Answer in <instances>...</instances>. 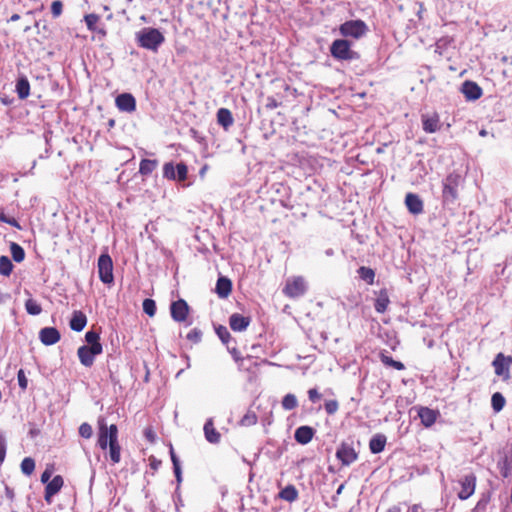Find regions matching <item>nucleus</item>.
<instances>
[{
	"instance_id": "nucleus-1",
	"label": "nucleus",
	"mask_w": 512,
	"mask_h": 512,
	"mask_svg": "<svg viewBox=\"0 0 512 512\" xmlns=\"http://www.w3.org/2000/svg\"><path fill=\"white\" fill-rule=\"evenodd\" d=\"M137 40L141 47L157 51L165 41L163 34L156 28H144L137 34Z\"/></svg>"
},
{
	"instance_id": "nucleus-2",
	"label": "nucleus",
	"mask_w": 512,
	"mask_h": 512,
	"mask_svg": "<svg viewBox=\"0 0 512 512\" xmlns=\"http://www.w3.org/2000/svg\"><path fill=\"white\" fill-rule=\"evenodd\" d=\"M331 55L338 60H354L358 53L351 49V43L346 39H336L330 46Z\"/></svg>"
},
{
	"instance_id": "nucleus-3",
	"label": "nucleus",
	"mask_w": 512,
	"mask_h": 512,
	"mask_svg": "<svg viewBox=\"0 0 512 512\" xmlns=\"http://www.w3.org/2000/svg\"><path fill=\"white\" fill-rule=\"evenodd\" d=\"M368 30L367 25L362 20H350L340 25L339 31L344 37L359 39L364 36Z\"/></svg>"
},
{
	"instance_id": "nucleus-4",
	"label": "nucleus",
	"mask_w": 512,
	"mask_h": 512,
	"mask_svg": "<svg viewBox=\"0 0 512 512\" xmlns=\"http://www.w3.org/2000/svg\"><path fill=\"white\" fill-rule=\"evenodd\" d=\"M97 267L100 280L104 284L111 285L114 282L113 262L107 253L99 256Z\"/></svg>"
},
{
	"instance_id": "nucleus-5",
	"label": "nucleus",
	"mask_w": 512,
	"mask_h": 512,
	"mask_svg": "<svg viewBox=\"0 0 512 512\" xmlns=\"http://www.w3.org/2000/svg\"><path fill=\"white\" fill-rule=\"evenodd\" d=\"M307 285L303 277H293L286 281L283 292L290 298H297L305 294Z\"/></svg>"
},
{
	"instance_id": "nucleus-6",
	"label": "nucleus",
	"mask_w": 512,
	"mask_h": 512,
	"mask_svg": "<svg viewBox=\"0 0 512 512\" xmlns=\"http://www.w3.org/2000/svg\"><path fill=\"white\" fill-rule=\"evenodd\" d=\"M187 173V166L183 162L176 166L172 162H167L163 166V176L169 180L184 181L187 178Z\"/></svg>"
},
{
	"instance_id": "nucleus-7",
	"label": "nucleus",
	"mask_w": 512,
	"mask_h": 512,
	"mask_svg": "<svg viewBox=\"0 0 512 512\" xmlns=\"http://www.w3.org/2000/svg\"><path fill=\"white\" fill-rule=\"evenodd\" d=\"M103 351L102 346L90 347L88 345H83L78 348L77 355L82 365L85 367H91L94 363L95 356L101 354Z\"/></svg>"
},
{
	"instance_id": "nucleus-8",
	"label": "nucleus",
	"mask_w": 512,
	"mask_h": 512,
	"mask_svg": "<svg viewBox=\"0 0 512 512\" xmlns=\"http://www.w3.org/2000/svg\"><path fill=\"white\" fill-rule=\"evenodd\" d=\"M459 176L450 174L446 177L443 182V199L445 202H454L458 196L457 187H458Z\"/></svg>"
},
{
	"instance_id": "nucleus-9",
	"label": "nucleus",
	"mask_w": 512,
	"mask_h": 512,
	"mask_svg": "<svg viewBox=\"0 0 512 512\" xmlns=\"http://www.w3.org/2000/svg\"><path fill=\"white\" fill-rule=\"evenodd\" d=\"M511 363V357H505L502 353H499L492 362V365L495 369V374L498 376H502L504 380L509 379V366Z\"/></svg>"
},
{
	"instance_id": "nucleus-10",
	"label": "nucleus",
	"mask_w": 512,
	"mask_h": 512,
	"mask_svg": "<svg viewBox=\"0 0 512 512\" xmlns=\"http://www.w3.org/2000/svg\"><path fill=\"white\" fill-rule=\"evenodd\" d=\"M459 483L461 486L458 492L459 499L466 500L473 495L476 486V477L474 474L465 475Z\"/></svg>"
},
{
	"instance_id": "nucleus-11",
	"label": "nucleus",
	"mask_w": 512,
	"mask_h": 512,
	"mask_svg": "<svg viewBox=\"0 0 512 512\" xmlns=\"http://www.w3.org/2000/svg\"><path fill=\"white\" fill-rule=\"evenodd\" d=\"M421 121L426 133H435L441 128L440 117L436 112L422 114Z\"/></svg>"
},
{
	"instance_id": "nucleus-12",
	"label": "nucleus",
	"mask_w": 512,
	"mask_h": 512,
	"mask_svg": "<svg viewBox=\"0 0 512 512\" xmlns=\"http://www.w3.org/2000/svg\"><path fill=\"white\" fill-rule=\"evenodd\" d=\"M460 90L468 101L478 100L483 94L482 88L476 82L470 80L464 81Z\"/></svg>"
},
{
	"instance_id": "nucleus-13",
	"label": "nucleus",
	"mask_w": 512,
	"mask_h": 512,
	"mask_svg": "<svg viewBox=\"0 0 512 512\" xmlns=\"http://www.w3.org/2000/svg\"><path fill=\"white\" fill-rule=\"evenodd\" d=\"M116 107L121 112L132 113L136 110L135 97L130 93H122L115 99Z\"/></svg>"
},
{
	"instance_id": "nucleus-14",
	"label": "nucleus",
	"mask_w": 512,
	"mask_h": 512,
	"mask_svg": "<svg viewBox=\"0 0 512 512\" xmlns=\"http://www.w3.org/2000/svg\"><path fill=\"white\" fill-rule=\"evenodd\" d=\"M171 311V317L176 322H183L186 320L188 312H189V306L187 302L183 299H179L177 301L172 302L170 306Z\"/></svg>"
},
{
	"instance_id": "nucleus-15",
	"label": "nucleus",
	"mask_w": 512,
	"mask_h": 512,
	"mask_svg": "<svg viewBox=\"0 0 512 512\" xmlns=\"http://www.w3.org/2000/svg\"><path fill=\"white\" fill-rule=\"evenodd\" d=\"M120 445L118 443V429L115 424L111 425L109 455L111 461L116 464L120 462Z\"/></svg>"
},
{
	"instance_id": "nucleus-16",
	"label": "nucleus",
	"mask_w": 512,
	"mask_h": 512,
	"mask_svg": "<svg viewBox=\"0 0 512 512\" xmlns=\"http://www.w3.org/2000/svg\"><path fill=\"white\" fill-rule=\"evenodd\" d=\"M336 457L343 465L348 466L356 461L357 453L350 445L342 444L336 452Z\"/></svg>"
},
{
	"instance_id": "nucleus-17",
	"label": "nucleus",
	"mask_w": 512,
	"mask_h": 512,
	"mask_svg": "<svg viewBox=\"0 0 512 512\" xmlns=\"http://www.w3.org/2000/svg\"><path fill=\"white\" fill-rule=\"evenodd\" d=\"M64 484L63 478L60 475H56L45 487V501L50 504L52 497L56 495Z\"/></svg>"
},
{
	"instance_id": "nucleus-18",
	"label": "nucleus",
	"mask_w": 512,
	"mask_h": 512,
	"mask_svg": "<svg viewBox=\"0 0 512 512\" xmlns=\"http://www.w3.org/2000/svg\"><path fill=\"white\" fill-rule=\"evenodd\" d=\"M98 425V445L102 450H106L110 444L111 425L108 427L104 418L98 420Z\"/></svg>"
},
{
	"instance_id": "nucleus-19",
	"label": "nucleus",
	"mask_w": 512,
	"mask_h": 512,
	"mask_svg": "<svg viewBox=\"0 0 512 512\" xmlns=\"http://www.w3.org/2000/svg\"><path fill=\"white\" fill-rule=\"evenodd\" d=\"M60 337L59 331L54 327H45L39 332L40 341L47 346L57 343Z\"/></svg>"
},
{
	"instance_id": "nucleus-20",
	"label": "nucleus",
	"mask_w": 512,
	"mask_h": 512,
	"mask_svg": "<svg viewBox=\"0 0 512 512\" xmlns=\"http://www.w3.org/2000/svg\"><path fill=\"white\" fill-rule=\"evenodd\" d=\"M405 205L408 211L414 215L423 212V201L417 194L408 193L405 197Z\"/></svg>"
},
{
	"instance_id": "nucleus-21",
	"label": "nucleus",
	"mask_w": 512,
	"mask_h": 512,
	"mask_svg": "<svg viewBox=\"0 0 512 512\" xmlns=\"http://www.w3.org/2000/svg\"><path fill=\"white\" fill-rule=\"evenodd\" d=\"M250 324V318L241 314L234 313L229 318V325L233 331L242 332L247 329Z\"/></svg>"
},
{
	"instance_id": "nucleus-22",
	"label": "nucleus",
	"mask_w": 512,
	"mask_h": 512,
	"mask_svg": "<svg viewBox=\"0 0 512 512\" xmlns=\"http://www.w3.org/2000/svg\"><path fill=\"white\" fill-rule=\"evenodd\" d=\"M439 415V412L428 407H421L418 416L425 427L432 426Z\"/></svg>"
},
{
	"instance_id": "nucleus-23",
	"label": "nucleus",
	"mask_w": 512,
	"mask_h": 512,
	"mask_svg": "<svg viewBox=\"0 0 512 512\" xmlns=\"http://www.w3.org/2000/svg\"><path fill=\"white\" fill-rule=\"evenodd\" d=\"M314 433L315 430L312 427L300 426L296 429L294 437L298 443L305 445L312 440Z\"/></svg>"
},
{
	"instance_id": "nucleus-24",
	"label": "nucleus",
	"mask_w": 512,
	"mask_h": 512,
	"mask_svg": "<svg viewBox=\"0 0 512 512\" xmlns=\"http://www.w3.org/2000/svg\"><path fill=\"white\" fill-rule=\"evenodd\" d=\"M204 435L206 440L209 443L217 444L220 442L221 435L220 433L215 429L213 419L209 418L205 424H204Z\"/></svg>"
},
{
	"instance_id": "nucleus-25",
	"label": "nucleus",
	"mask_w": 512,
	"mask_h": 512,
	"mask_svg": "<svg viewBox=\"0 0 512 512\" xmlns=\"http://www.w3.org/2000/svg\"><path fill=\"white\" fill-rule=\"evenodd\" d=\"M232 291V282L227 277H220L217 280L215 292L220 298H227Z\"/></svg>"
},
{
	"instance_id": "nucleus-26",
	"label": "nucleus",
	"mask_w": 512,
	"mask_h": 512,
	"mask_svg": "<svg viewBox=\"0 0 512 512\" xmlns=\"http://www.w3.org/2000/svg\"><path fill=\"white\" fill-rule=\"evenodd\" d=\"M86 323V315L81 311H74L70 320V328L76 332H80L85 328Z\"/></svg>"
},
{
	"instance_id": "nucleus-27",
	"label": "nucleus",
	"mask_w": 512,
	"mask_h": 512,
	"mask_svg": "<svg viewBox=\"0 0 512 512\" xmlns=\"http://www.w3.org/2000/svg\"><path fill=\"white\" fill-rule=\"evenodd\" d=\"M386 440V436L383 434L374 435L369 442L370 451L373 454H378L382 452L385 448Z\"/></svg>"
},
{
	"instance_id": "nucleus-28",
	"label": "nucleus",
	"mask_w": 512,
	"mask_h": 512,
	"mask_svg": "<svg viewBox=\"0 0 512 512\" xmlns=\"http://www.w3.org/2000/svg\"><path fill=\"white\" fill-rule=\"evenodd\" d=\"M217 122L224 129H228L234 122L231 111L227 108H220L217 111Z\"/></svg>"
},
{
	"instance_id": "nucleus-29",
	"label": "nucleus",
	"mask_w": 512,
	"mask_h": 512,
	"mask_svg": "<svg viewBox=\"0 0 512 512\" xmlns=\"http://www.w3.org/2000/svg\"><path fill=\"white\" fill-rule=\"evenodd\" d=\"M16 92L20 99H26L30 94V84L26 77H20L16 83Z\"/></svg>"
},
{
	"instance_id": "nucleus-30",
	"label": "nucleus",
	"mask_w": 512,
	"mask_h": 512,
	"mask_svg": "<svg viewBox=\"0 0 512 512\" xmlns=\"http://www.w3.org/2000/svg\"><path fill=\"white\" fill-rule=\"evenodd\" d=\"M279 497L288 502H293L298 498V491L293 485H288L279 493Z\"/></svg>"
},
{
	"instance_id": "nucleus-31",
	"label": "nucleus",
	"mask_w": 512,
	"mask_h": 512,
	"mask_svg": "<svg viewBox=\"0 0 512 512\" xmlns=\"http://www.w3.org/2000/svg\"><path fill=\"white\" fill-rule=\"evenodd\" d=\"M389 297L385 291H381L375 301L374 307L378 313H384L389 304Z\"/></svg>"
},
{
	"instance_id": "nucleus-32",
	"label": "nucleus",
	"mask_w": 512,
	"mask_h": 512,
	"mask_svg": "<svg viewBox=\"0 0 512 512\" xmlns=\"http://www.w3.org/2000/svg\"><path fill=\"white\" fill-rule=\"evenodd\" d=\"M158 161L151 159H143L140 162L139 172L142 175H149L153 172V170L157 167Z\"/></svg>"
},
{
	"instance_id": "nucleus-33",
	"label": "nucleus",
	"mask_w": 512,
	"mask_h": 512,
	"mask_svg": "<svg viewBox=\"0 0 512 512\" xmlns=\"http://www.w3.org/2000/svg\"><path fill=\"white\" fill-rule=\"evenodd\" d=\"M10 252L12 255V258L15 262H22L25 258V251L24 249L17 243H11L10 245Z\"/></svg>"
},
{
	"instance_id": "nucleus-34",
	"label": "nucleus",
	"mask_w": 512,
	"mask_h": 512,
	"mask_svg": "<svg viewBox=\"0 0 512 512\" xmlns=\"http://www.w3.org/2000/svg\"><path fill=\"white\" fill-rule=\"evenodd\" d=\"M505 398L500 392H495L491 397V405L495 412H500L505 405Z\"/></svg>"
},
{
	"instance_id": "nucleus-35",
	"label": "nucleus",
	"mask_w": 512,
	"mask_h": 512,
	"mask_svg": "<svg viewBox=\"0 0 512 512\" xmlns=\"http://www.w3.org/2000/svg\"><path fill=\"white\" fill-rule=\"evenodd\" d=\"M85 19V22H86V25H87V28L90 30V31H93V32H98V33H105L103 30H98L97 29V26L96 24L98 23L99 21V16L97 14H88L84 17Z\"/></svg>"
},
{
	"instance_id": "nucleus-36",
	"label": "nucleus",
	"mask_w": 512,
	"mask_h": 512,
	"mask_svg": "<svg viewBox=\"0 0 512 512\" xmlns=\"http://www.w3.org/2000/svg\"><path fill=\"white\" fill-rule=\"evenodd\" d=\"M13 264L7 256L0 257V274L9 276L12 272Z\"/></svg>"
},
{
	"instance_id": "nucleus-37",
	"label": "nucleus",
	"mask_w": 512,
	"mask_h": 512,
	"mask_svg": "<svg viewBox=\"0 0 512 512\" xmlns=\"http://www.w3.org/2000/svg\"><path fill=\"white\" fill-rule=\"evenodd\" d=\"M358 274L367 283L372 284L374 282L375 272L371 268L362 266L358 269Z\"/></svg>"
},
{
	"instance_id": "nucleus-38",
	"label": "nucleus",
	"mask_w": 512,
	"mask_h": 512,
	"mask_svg": "<svg viewBox=\"0 0 512 512\" xmlns=\"http://www.w3.org/2000/svg\"><path fill=\"white\" fill-rule=\"evenodd\" d=\"M298 406L297 398L294 394H287L282 399V407L285 410H292Z\"/></svg>"
},
{
	"instance_id": "nucleus-39",
	"label": "nucleus",
	"mask_w": 512,
	"mask_h": 512,
	"mask_svg": "<svg viewBox=\"0 0 512 512\" xmlns=\"http://www.w3.org/2000/svg\"><path fill=\"white\" fill-rule=\"evenodd\" d=\"M34 469H35V461L32 458L26 457L22 460L21 471L23 474L29 476L33 473Z\"/></svg>"
},
{
	"instance_id": "nucleus-40",
	"label": "nucleus",
	"mask_w": 512,
	"mask_h": 512,
	"mask_svg": "<svg viewBox=\"0 0 512 512\" xmlns=\"http://www.w3.org/2000/svg\"><path fill=\"white\" fill-rule=\"evenodd\" d=\"M257 415L252 412V411H248L240 420V425L241 426H244V427H249V426H253L257 423Z\"/></svg>"
},
{
	"instance_id": "nucleus-41",
	"label": "nucleus",
	"mask_w": 512,
	"mask_h": 512,
	"mask_svg": "<svg viewBox=\"0 0 512 512\" xmlns=\"http://www.w3.org/2000/svg\"><path fill=\"white\" fill-rule=\"evenodd\" d=\"M25 308L30 315H39L42 312L41 306L33 299H28L25 303Z\"/></svg>"
},
{
	"instance_id": "nucleus-42",
	"label": "nucleus",
	"mask_w": 512,
	"mask_h": 512,
	"mask_svg": "<svg viewBox=\"0 0 512 512\" xmlns=\"http://www.w3.org/2000/svg\"><path fill=\"white\" fill-rule=\"evenodd\" d=\"M215 331L218 337L221 339V341L224 344L228 345L232 337L227 327L219 325L218 327L215 328Z\"/></svg>"
},
{
	"instance_id": "nucleus-43",
	"label": "nucleus",
	"mask_w": 512,
	"mask_h": 512,
	"mask_svg": "<svg viewBox=\"0 0 512 512\" xmlns=\"http://www.w3.org/2000/svg\"><path fill=\"white\" fill-rule=\"evenodd\" d=\"M85 340L86 342L88 343V346L90 347H94V345L96 346H102L101 343L99 342L100 340V335L98 332L94 331V330H90L86 333L85 335Z\"/></svg>"
},
{
	"instance_id": "nucleus-44",
	"label": "nucleus",
	"mask_w": 512,
	"mask_h": 512,
	"mask_svg": "<svg viewBox=\"0 0 512 512\" xmlns=\"http://www.w3.org/2000/svg\"><path fill=\"white\" fill-rule=\"evenodd\" d=\"M381 361L385 365L391 366V367H393L396 370H403L405 368V366H404V364L402 362L396 361L392 357H390L388 355H385V354L381 355Z\"/></svg>"
},
{
	"instance_id": "nucleus-45",
	"label": "nucleus",
	"mask_w": 512,
	"mask_h": 512,
	"mask_svg": "<svg viewBox=\"0 0 512 512\" xmlns=\"http://www.w3.org/2000/svg\"><path fill=\"white\" fill-rule=\"evenodd\" d=\"M143 311L149 315L150 317L154 316L156 313V303L152 299H145L142 304Z\"/></svg>"
},
{
	"instance_id": "nucleus-46",
	"label": "nucleus",
	"mask_w": 512,
	"mask_h": 512,
	"mask_svg": "<svg viewBox=\"0 0 512 512\" xmlns=\"http://www.w3.org/2000/svg\"><path fill=\"white\" fill-rule=\"evenodd\" d=\"M79 434L81 437L89 439L93 434L92 426L88 423H82L79 427Z\"/></svg>"
},
{
	"instance_id": "nucleus-47",
	"label": "nucleus",
	"mask_w": 512,
	"mask_h": 512,
	"mask_svg": "<svg viewBox=\"0 0 512 512\" xmlns=\"http://www.w3.org/2000/svg\"><path fill=\"white\" fill-rule=\"evenodd\" d=\"M63 11V3L60 0H55L51 4V13L54 18L59 17Z\"/></svg>"
},
{
	"instance_id": "nucleus-48",
	"label": "nucleus",
	"mask_w": 512,
	"mask_h": 512,
	"mask_svg": "<svg viewBox=\"0 0 512 512\" xmlns=\"http://www.w3.org/2000/svg\"><path fill=\"white\" fill-rule=\"evenodd\" d=\"M338 402L336 400H330L325 403V410L329 415L334 414L338 410Z\"/></svg>"
},
{
	"instance_id": "nucleus-49",
	"label": "nucleus",
	"mask_w": 512,
	"mask_h": 512,
	"mask_svg": "<svg viewBox=\"0 0 512 512\" xmlns=\"http://www.w3.org/2000/svg\"><path fill=\"white\" fill-rule=\"evenodd\" d=\"M202 333L199 329L194 328L188 334L187 338L195 343H198L201 340Z\"/></svg>"
},
{
	"instance_id": "nucleus-50",
	"label": "nucleus",
	"mask_w": 512,
	"mask_h": 512,
	"mask_svg": "<svg viewBox=\"0 0 512 512\" xmlns=\"http://www.w3.org/2000/svg\"><path fill=\"white\" fill-rule=\"evenodd\" d=\"M17 379H18V384L20 386L21 389L25 390L27 388V385H28V380L25 376V373L22 369H20L17 373Z\"/></svg>"
},
{
	"instance_id": "nucleus-51",
	"label": "nucleus",
	"mask_w": 512,
	"mask_h": 512,
	"mask_svg": "<svg viewBox=\"0 0 512 512\" xmlns=\"http://www.w3.org/2000/svg\"><path fill=\"white\" fill-rule=\"evenodd\" d=\"M6 439L3 435H0V464L3 463L5 456H6Z\"/></svg>"
},
{
	"instance_id": "nucleus-52",
	"label": "nucleus",
	"mask_w": 512,
	"mask_h": 512,
	"mask_svg": "<svg viewBox=\"0 0 512 512\" xmlns=\"http://www.w3.org/2000/svg\"><path fill=\"white\" fill-rule=\"evenodd\" d=\"M0 221L20 229V225L15 218H9V217L5 216L4 214H0Z\"/></svg>"
},
{
	"instance_id": "nucleus-53",
	"label": "nucleus",
	"mask_w": 512,
	"mask_h": 512,
	"mask_svg": "<svg viewBox=\"0 0 512 512\" xmlns=\"http://www.w3.org/2000/svg\"><path fill=\"white\" fill-rule=\"evenodd\" d=\"M280 106V103L273 97L267 98L266 108L269 110L275 109Z\"/></svg>"
},
{
	"instance_id": "nucleus-54",
	"label": "nucleus",
	"mask_w": 512,
	"mask_h": 512,
	"mask_svg": "<svg viewBox=\"0 0 512 512\" xmlns=\"http://www.w3.org/2000/svg\"><path fill=\"white\" fill-rule=\"evenodd\" d=\"M308 396L312 402H316L317 400H319L321 398L320 393L316 389H310L308 391Z\"/></svg>"
},
{
	"instance_id": "nucleus-55",
	"label": "nucleus",
	"mask_w": 512,
	"mask_h": 512,
	"mask_svg": "<svg viewBox=\"0 0 512 512\" xmlns=\"http://www.w3.org/2000/svg\"><path fill=\"white\" fill-rule=\"evenodd\" d=\"M51 475H52V471L50 469H46L42 474H41V482L42 483H47L50 482V478H51Z\"/></svg>"
},
{
	"instance_id": "nucleus-56",
	"label": "nucleus",
	"mask_w": 512,
	"mask_h": 512,
	"mask_svg": "<svg viewBox=\"0 0 512 512\" xmlns=\"http://www.w3.org/2000/svg\"><path fill=\"white\" fill-rule=\"evenodd\" d=\"M170 456H171V461L173 463V467L180 466V461H179L178 457L176 456L174 449L172 447L170 448Z\"/></svg>"
},
{
	"instance_id": "nucleus-57",
	"label": "nucleus",
	"mask_w": 512,
	"mask_h": 512,
	"mask_svg": "<svg viewBox=\"0 0 512 512\" xmlns=\"http://www.w3.org/2000/svg\"><path fill=\"white\" fill-rule=\"evenodd\" d=\"M173 470H174V474L176 476L177 482L180 483L182 481L181 467L180 466L173 467Z\"/></svg>"
},
{
	"instance_id": "nucleus-58",
	"label": "nucleus",
	"mask_w": 512,
	"mask_h": 512,
	"mask_svg": "<svg viewBox=\"0 0 512 512\" xmlns=\"http://www.w3.org/2000/svg\"><path fill=\"white\" fill-rule=\"evenodd\" d=\"M5 494H6V497L9 498L10 500L14 499V491L10 487H8V486L5 487Z\"/></svg>"
},
{
	"instance_id": "nucleus-59",
	"label": "nucleus",
	"mask_w": 512,
	"mask_h": 512,
	"mask_svg": "<svg viewBox=\"0 0 512 512\" xmlns=\"http://www.w3.org/2000/svg\"><path fill=\"white\" fill-rule=\"evenodd\" d=\"M408 512H420V506L419 505H413Z\"/></svg>"
},
{
	"instance_id": "nucleus-60",
	"label": "nucleus",
	"mask_w": 512,
	"mask_h": 512,
	"mask_svg": "<svg viewBox=\"0 0 512 512\" xmlns=\"http://www.w3.org/2000/svg\"><path fill=\"white\" fill-rule=\"evenodd\" d=\"M20 19V16L18 14H13L11 17H10V21L12 22H15L17 20Z\"/></svg>"
},
{
	"instance_id": "nucleus-61",
	"label": "nucleus",
	"mask_w": 512,
	"mask_h": 512,
	"mask_svg": "<svg viewBox=\"0 0 512 512\" xmlns=\"http://www.w3.org/2000/svg\"><path fill=\"white\" fill-rule=\"evenodd\" d=\"M388 512H401L400 508L397 506L391 507Z\"/></svg>"
},
{
	"instance_id": "nucleus-62",
	"label": "nucleus",
	"mask_w": 512,
	"mask_h": 512,
	"mask_svg": "<svg viewBox=\"0 0 512 512\" xmlns=\"http://www.w3.org/2000/svg\"><path fill=\"white\" fill-rule=\"evenodd\" d=\"M325 254H326L327 256H333V255H334V251H333V249L329 248V249H327V250L325 251Z\"/></svg>"
},
{
	"instance_id": "nucleus-63",
	"label": "nucleus",
	"mask_w": 512,
	"mask_h": 512,
	"mask_svg": "<svg viewBox=\"0 0 512 512\" xmlns=\"http://www.w3.org/2000/svg\"><path fill=\"white\" fill-rule=\"evenodd\" d=\"M343 489H344V484H341V485L338 487V489H337V491H336V494H337V495H340V494L342 493V490H343Z\"/></svg>"
},
{
	"instance_id": "nucleus-64",
	"label": "nucleus",
	"mask_w": 512,
	"mask_h": 512,
	"mask_svg": "<svg viewBox=\"0 0 512 512\" xmlns=\"http://www.w3.org/2000/svg\"><path fill=\"white\" fill-rule=\"evenodd\" d=\"M479 135L485 137L488 135V132L485 129L480 130Z\"/></svg>"
}]
</instances>
